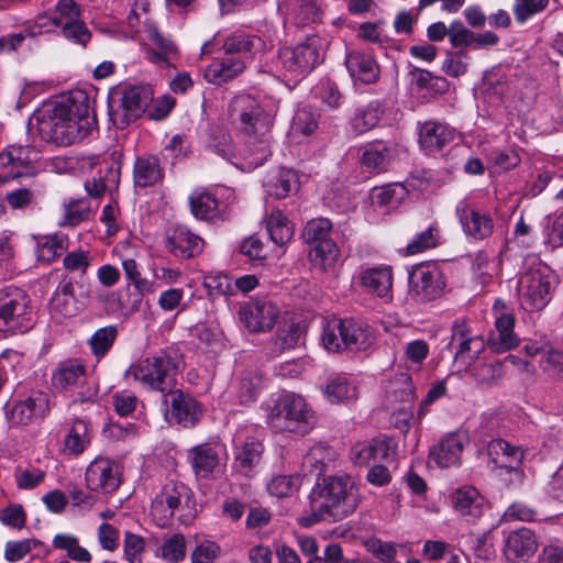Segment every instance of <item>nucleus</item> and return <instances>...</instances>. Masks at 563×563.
<instances>
[{
  "instance_id": "nucleus-1",
  "label": "nucleus",
  "mask_w": 563,
  "mask_h": 563,
  "mask_svg": "<svg viewBox=\"0 0 563 563\" xmlns=\"http://www.w3.org/2000/svg\"><path fill=\"white\" fill-rule=\"evenodd\" d=\"M233 124L246 136L250 163L263 165L272 155L273 114L258 98L251 95L235 96L230 103Z\"/></svg>"
},
{
  "instance_id": "nucleus-2",
  "label": "nucleus",
  "mask_w": 563,
  "mask_h": 563,
  "mask_svg": "<svg viewBox=\"0 0 563 563\" xmlns=\"http://www.w3.org/2000/svg\"><path fill=\"white\" fill-rule=\"evenodd\" d=\"M310 514L301 523L310 527L319 521L335 522L352 515L360 501V492L347 475L324 477L317 483L310 496Z\"/></svg>"
},
{
  "instance_id": "nucleus-3",
  "label": "nucleus",
  "mask_w": 563,
  "mask_h": 563,
  "mask_svg": "<svg viewBox=\"0 0 563 563\" xmlns=\"http://www.w3.org/2000/svg\"><path fill=\"white\" fill-rule=\"evenodd\" d=\"M183 356L176 350H165L141 360L132 366V375L144 388L159 391L163 397L174 390Z\"/></svg>"
},
{
  "instance_id": "nucleus-4",
  "label": "nucleus",
  "mask_w": 563,
  "mask_h": 563,
  "mask_svg": "<svg viewBox=\"0 0 563 563\" xmlns=\"http://www.w3.org/2000/svg\"><path fill=\"white\" fill-rule=\"evenodd\" d=\"M268 422L277 431L303 435L313 428L316 419L313 411L300 395L286 391L275 400L268 415Z\"/></svg>"
},
{
  "instance_id": "nucleus-5",
  "label": "nucleus",
  "mask_w": 563,
  "mask_h": 563,
  "mask_svg": "<svg viewBox=\"0 0 563 563\" xmlns=\"http://www.w3.org/2000/svg\"><path fill=\"white\" fill-rule=\"evenodd\" d=\"M555 276L542 263L533 260L519 276L517 295L520 307L526 311L542 310L551 300Z\"/></svg>"
},
{
  "instance_id": "nucleus-6",
  "label": "nucleus",
  "mask_w": 563,
  "mask_h": 563,
  "mask_svg": "<svg viewBox=\"0 0 563 563\" xmlns=\"http://www.w3.org/2000/svg\"><path fill=\"white\" fill-rule=\"evenodd\" d=\"M321 341L330 352H339L343 347L365 351L374 343V335L369 325L364 322L334 319L323 325Z\"/></svg>"
},
{
  "instance_id": "nucleus-7",
  "label": "nucleus",
  "mask_w": 563,
  "mask_h": 563,
  "mask_svg": "<svg viewBox=\"0 0 563 563\" xmlns=\"http://www.w3.org/2000/svg\"><path fill=\"white\" fill-rule=\"evenodd\" d=\"M34 312L29 295L15 286L0 288V331L24 333L34 324Z\"/></svg>"
},
{
  "instance_id": "nucleus-8",
  "label": "nucleus",
  "mask_w": 563,
  "mask_h": 563,
  "mask_svg": "<svg viewBox=\"0 0 563 563\" xmlns=\"http://www.w3.org/2000/svg\"><path fill=\"white\" fill-rule=\"evenodd\" d=\"M37 132L43 141L58 146L71 145L88 135L87 123H76L63 107L56 106L37 118Z\"/></svg>"
},
{
  "instance_id": "nucleus-9",
  "label": "nucleus",
  "mask_w": 563,
  "mask_h": 563,
  "mask_svg": "<svg viewBox=\"0 0 563 563\" xmlns=\"http://www.w3.org/2000/svg\"><path fill=\"white\" fill-rule=\"evenodd\" d=\"M410 295L417 302H428L439 298L445 287L442 272L435 263H421L409 277Z\"/></svg>"
},
{
  "instance_id": "nucleus-10",
  "label": "nucleus",
  "mask_w": 563,
  "mask_h": 563,
  "mask_svg": "<svg viewBox=\"0 0 563 563\" xmlns=\"http://www.w3.org/2000/svg\"><path fill=\"white\" fill-rule=\"evenodd\" d=\"M320 41L316 37L296 47H284L278 52V59L284 68L295 76H305L310 73L320 62Z\"/></svg>"
},
{
  "instance_id": "nucleus-11",
  "label": "nucleus",
  "mask_w": 563,
  "mask_h": 563,
  "mask_svg": "<svg viewBox=\"0 0 563 563\" xmlns=\"http://www.w3.org/2000/svg\"><path fill=\"white\" fill-rule=\"evenodd\" d=\"M449 345L455 349V363L465 368H468L485 350L484 339L473 334L465 320L454 322Z\"/></svg>"
},
{
  "instance_id": "nucleus-12",
  "label": "nucleus",
  "mask_w": 563,
  "mask_h": 563,
  "mask_svg": "<svg viewBox=\"0 0 563 563\" xmlns=\"http://www.w3.org/2000/svg\"><path fill=\"white\" fill-rule=\"evenodd\" d=\"M163 399L166 417L184 428L195 427L202 417L200 404L179 389L172 390Z\"/></svg>"
},
{
  "instance_id": "nucleus-13",
  "label": "nucleus",
  "mask_w": 563,
  "mask_h": 563,
  "mask_svg": "<svg viewBox=\"0 0 563 563\" xmlns=\"http://www.w3.org/2000/svg\"><path fill=\"white\" fill-rule=\"evenodd\" d=\"M86 484L91 492L111 494L121 483L119 465L103 457L93 460L87 467Z\"/></svg>"
},
{
  "instance_id": "nucleus-14",
  "label": "nucleus",
  "mask_w": 563,
  "mask_h": 563,
  "mask_svg": "<svg viewBox=\"0 0 563 563\" xmlns=\"http://www.w3.org/2000/svg\"><path fill=\"white\" fill-rule=\"evenodd\" d=\"M49 409V395L42 390H31L14 402L9 419L13 424L25 426L43 419Z\"/></svg>"
},
{
  "instance_id": "nucleus-15",
  "label": "nucleus",
  "mask_w": 563,
  "mask_h": 563,
  "mask_svg": "<svg viewBox=\"0 0 563 563\" xmlns=\"http://www.w3.org/2000/svg\"><path fill=\"white\" fill-rule=\"evenodd\" d=\"M191 494V489L183 482L169 479L153 500L152 514L170 518L177 509L188 506Z\"/></svg>"
},
{
  "instance_id": "nucleus-16",
  "label": "nucleus",
  "mask_w": 563,
  "mask_h": 563,
  "mask_svg": "<svg viewBox=\"0 0 563 563\" xmlns=\"http://www.w3.org/2000/svg\"><path fill=\"white\" fill-rule=\"evenodd\" d=\"M539 547L536 533L526 527L510 531L504 540L503 553L507 562H527Z\"/></svg>"
},
{
  "instance_id": "nucleus-17",
  "label": "nucleus",
  "mask_w": 563,
  "mask_h": 563,
  "mask_svg": "<svg viewBox=\"0 0 563 563\" xmlns=\"http://www.w3.org/2000/svg\"><path fill=\"white\" fill-rule=\"evenodd\" d=\"M464 233L475 240L489 238L494 231V221L487 213L474 209L465 201H460L455 209Z\"/></svg>"
},
{
  "instance_id": "nucleus-18",
  "label": "nucleus",
  "mask_w": 563,
  "mask_h": 563,
  "mask_svg": "<svg viewBox=\"0 0 563 563\" xmlns=\"http://www.w3.org/2000/svg\"><path fill=\"white\" fill-rule=\"evenodd\" d=\"M240 319L251 332L271 330L278 317L277 307L268 301L255 300L240 309Z\"/></svg>"
},
{
  "instance_id": "nucleus-19",
  "label": "nucleus",
  "mask_w": 563,
  "mask_h": 563,
  "mask_svg": "<svg viewBox=\"0 0 563 563\" xmlns=\"http://www.w3.org/2000/svg\"><path fill=\"white\" fill-rule=\"evenodd\" d=\"M455 131L444 122L429 120L419 123V145L421 150L432 155L443 150L454 140Z\"/></svg>"
},
{
  "instance_id": "nucleus-20",
  "label": "nucleus",
  "mask_w": 563,
  "mask_h": 563,
  "mask_svg": "<svg viewBox=\"0 0 563 563\" xmlns=\"http://www.w3.org/2000/svg\"><path fill=\"white\" fill-rule=\"evenodd\" d=\"M166 247L176 257L190 258L202 251L203 241L186 227L176 225L167 235Z\"/></svg>"
},
{
  "instance_id": "nucleus-21",
  "label": "nucleus",
  "mask_w": 563,
  "mask_h": 563,
  "mask_svg": "<svg viewBox=\"0 0 563 563\" xmlns=\"http://www.w3.org/2000/svg\"><path fill=\"white\" fill-rule=\"evenodd\" d=\"M279 9L285 12L287 21L297 26H307L321 20L319 0H282Z\"/></svg>"
},
{
  "instance_id": "nucleus-22",
  "label": "nucleus",
  "mask_w": 563,
  "mask_h": 563,
  "mask_svg": "<svg viewBox=\"0 0 563 563\" xmlns=\"http://www.w3.org/2000/svg\"><path fill=\"white\" fill-rule=\"evenodd\" d=\"M464 444L463 435L450 433L431 448L429 457L441 468L454 466L460 463Z\"/></svg>"
},
{
  "instance_id": "nucleus-23",
  "label": "nucleus",
  "mask_w": 563,
  "mask_h": 563,
  "mask_svg": "<svg viewBox=\"0 0 563 563\" xmlns=\"http://www.w3.org/2000/svg\"><path fill=\"white\" fill-rule=\"evenodd\" d=\"M191 468L198 478H210L220 466V456L217 446L202 443L191 448L188 452Z\"/></svg>"
},
{
  "instance_id": "nucleus-24",
  "label": "nucleus",
  "mask_w": 563,
  "mask_h": 563,
  "mask_svg": "<svg viewBox=\"0 0 563 563\" xmlns=\"http://www.w3.org/2000/svg\"><path fill=\"white\" fill-rule=\"evenodd\" d=\"M361 165L371 174H380L388 170L393 147L383 141H375L362 147Z\"/></svg>"
},
{
  "instance_id": "nucleus-25",
  "label": "nucleus",
  "mask_w": 563,
  "mask_h": 563,
  "mask_svg": "<svg viewBox=\"0 0 563 563\" xmlns=\"http://www.w3.org/2000/svg\"><path fill=\"white\" fill-rule=\"evenodd\" d=\"M56 107H63L66 114L73 119L76 123H87V134H89L95 118L91 117V101L86 91L77 89L69 93L67 98L55 104Z\"/></svg>"
},
{
  "instance_id": "nucleus-26",
  "label": "nucleus",
  "mask_w": 563,
  "mask_h": 563,
  "mask_svg": "<svg viewBox=\"0 0 563 563\" xmlns=\"http://www.w3.org/2000/svg\"><path fill=\"white\" fill-rule=\"evenodd\" d=\"M390 443L386 438H376L356 443L351 449L354 464L368 466L371 463L385 461L389 457Z\"/></svg>"
},
{
  "instance_id": "nucleus-27",
  "label": "nucleus",
  "mask_w": 563,
  "mask_h": 563,
  "mask_svg": "<svg viewBox=\"0 0 563 563\" xmlns=\"http://www.w3.org/2000/svg\"><path fill=\"white\" fill-rule=\"evenodd\" d=\"M489 460L499 468L517 471L523 459V451L503 439H494L487 445Z\"/></svg>"
},
{
  "instance_id": "nucleus-28",
  "label": "nucleus",
  "mask_w": 563,
  "mask_h": 563,
  "mask_svg": "<svg viewBox=\"0 0 563 563\" xmlns=\"http://www.w3.org/2000/svg\"><path fill=\"white\" fill-rule=\"evenodd\" d=\"M153 101V91L148 86H131L123 90L121 106L126 122L137 119Z\"/></svg>"
},
{
  "instance_id": "nucleus-29",
  "label": "nucleus",
  "mask_w": 563,
  "mask_h": 563,
  "mask_svg": "<svg viewBox=\"0 0 563 563\" xmlns=\"http://www.w3.org/2000/svg\"><path fill=\"white\" fill-rule=\"evenodd\" d=\"M345 65L351 77L364 84L375 82L379 77V66L369 54L350 52L346 55Z\"/></svg>"
},
{
  "instance_id": "nucleus-30",
  "label": "nucleus",
  "mask_w": 563,
  "mask_h": 563,
  "mask_svg": "<svg viewBox=\"0 0 563 563\" xmlns=\"http://www.w3.org/2000/svg\"><path fill=\"white\" fill-rule=\"evenodd\" d=\"M515 317L509 312H501L496 317V332L489 335L488 344L497 353H504L516 347L519 343L517 335L514 333Z\"/></svg>"
},
{
  "instance_id": "nucleus-31",
  "label": "nucleus",
  "mask_w": 563,
  "mask_h": 563,
  "mask_svg": "<svg viewBox=\"0 0 563 563\" xmlns=\"http://www.w3.org/2000/svg\"><path fill=\"white\" fill-rule=\"evenodd\" d=\"M246 59L234 56H225L222 60H216L205 70V78L213 85H222L239 76L246 67Z\"/></svg>"
},
{
  "instance_id": "nucleus-32",
  "label": "nucleus",
  "mask_w": 563,
  "mask_h": 563,
  "mask_svg": "<svg viewBox=\"0 0 563 563\" xmlns=\"http://www.w3.org/2000/svg\"><path fill=\"white\" fill-rule=\"evenodd\" d=\"M234 467L247 476L260 464L263 454V445L260 441L253 439L241 441L239 437L234 438Z\"/></svg>"
},
{
  "instance_id": "nucleus-33",
  "label": "nucleus",
  "mask_w": 563,
  "mask_h": 563,
  "mask_svg": "<svg viewBox=\"0 0 563 563\" xmlns=\"http://www.w3.org/2000/svg\"><path fill=\"white\" fill-rule=\"evenodd\" d=\"M263 186L267 195L282 199L298 188V177L292 169L278 168L267 174Z\"/></svg>"
},
{
  "instance_id": "nucleus-34",
  "label": "nucleus",
  "mask_w": 563,
  "mask_h": 563,
  "mask_svg": "<svg viewBox=\"0 0 563 563\" xmlns=\"http://www.w3.org/2000/svg\"><path fill=\"white\" fill-rule=\"evenodd\" d=\"M265 46L263 38L257 35L235 32L225 38L222 49L228 56H233L234 54L253 55L264 51Z\"/></svg>"
},
{
  "instance_id": "nucleus-35",
  "label": "nucleus",
  "mask_w": 563,
  "mask_h": 563,
  "mask_svg": "<svg viewBox=\"0 0 563 563\" xmlns=\"http://www.w3.org/2000/svg\"><path fill=\"white\" fill-rule=\"evenodd\" d=\"M145 32L147 38L153 45L151 51V59L157 63H169L170 59L177 56V47L167 37H165L158 29L148 20L144 21Z\"/></svg>"
},
{
  "instance_id": "nucleus-36",
  "label": "nucleus",
  "mask_w": 563,
  "mask_h": 563,
  "mask_svg": "<svg viewBox=\"0 0 563 563\" xmlns=\"http://www.w3.org/2000/svg\"><path fill=\"white\" fill-rule=\"evenodd\" d=\"M453 506L462 516H471L473 518H479L485 507L484 498L472 486H464L455 492Z\"/></svg>"
},
{
  "instance_id": "nucleus-37",
  "label": "nucleus",
  "mask_w": 563,
  "mask_h": 563,
  "mask_svg": "<svg viewBox=\"0 0 563 563\" xmlns=\"http://www.w3.org/2000/svg\"><path fill=\"white\" fill-rule=\"evenodd\" d=\"M86 379V368L84 364L76 358L60 362L53 373V383L57 387L67 388L84 383Z\"/></svg>"
},
{
  "instance_id": "nucleus-38",
  "label": "nucleus",
  "mask_w": 563,
  "mask_h": 563,
  "mask_svg": "<svg viewBox=\"0 0 563 563\" xmlns=\"http://www.w3.org/2000/svg\"><path fill=\"white\" fill-rule=\"evenodd\" d=\"M323 394L331 404L350 401L357 397L355 385L345 374H335L329 377Z\"/></svg>"
},
{
  "instance_id": "nucleus-39",
  "label": "nucleus",
  "mask_w": 563,
  "mask_h": 563,
  "mask_svg": "<svg viewBox=\"0 0 563 563\" xmlns=\"http://www.w3.org/2000/svg\"><path fill=\"white\" fill-rule=\"evenodd\" d=\"M162 178V170L158 158L155 156H143L135 161L133 180L136 187L145 188L155 185Z\"/></svg>"
},
{
  "instance_id": "nucleus-40",
  "label": "nucleus",
  "mask_w": 563,
  "mask_h": 563,
  "mask_svg": "<svg viewBox=\"0 0 563 563\" xmlns=\"http://www.w3.org/2000/svg\"><path fill=\"white\" fill-rule=\"evenodd\" d=\"M383 113L384 109L380 101L373 100L356 109L350 121L351 128L357 134L365 133L378 124Z\"/></svg>"
},
{
  "instance_id": "nucleus-41",
  "label": "nucleus",
  "mask_w": 563,
  "mask_h": 563,
  "mask_svg": "<svg viewBox=\"0 0 563 563\" xmlns=\"http://www.w3.org/2000/svg\"><path fill=\"white\" fill-rule=\"evenodd\" d=\"M360 278L362 286L378 297H387L391 289L393 278L388 268H368L361 274Z\"/></svg>"
},
{
  "instance_id": "nucleus-42",
  "label": "nucleus",
  "mask_w": 563,
  "mask_h": 563,
  "mask_svg": "<svg viewBox=\"0 0 563 563\" xmlns=\"http://www.w3.org/2000/svg\"><path fill=\"white\" fill-rule=\"evenodd\" d=\"M89 443L88 424L81 419H76L65 435L63 451L70 455H79L87 449Z\"/></svg>"
},
{
  "instance_id": "nucleus-43",
  "label": "nucleus",
  "mask_w": 563,
  "mask_h": 563,
  "mask_svg": "<svg viewBox=\"0 0 563 563\" xmlns=\"http://www.w3.org/2000/svg\"><path fill=\"white\" fill-rule=\"evenodd\" d=\"M407 196V189L401 184H389L376 187L372 192V202L387 210L395 209Z\"/></svg>"
},
{
  "instance_id": "nucleus-44",
  "label": "nucleus",
  "mask_w": 563,
  "mask_h": 563,
  "mask_svg": "<svg viewBox=\"0 0 563 563\" xmlns=\"http://www.w3.org/2000/svg\"><path fill=\"white\" fill-rule=\"evenodd\" d=\"M266 228L272 241L277 245L286 244L294 235V225L279 210L272 212L267 219Z\"/></svg>"
},
{
  "instance_id": "nucleus-45",
  "label": "nucleus",
  "mask_w": 563,
  "mask_h": 563,
  "mask_svg": "<svg viewBox=\"0 0 563 563\" xmlns=\"http://www.w3.org/2000/svg\"><path fill=\"white\" fill-rule=\"evenodd\" d=\"M190 208L197 219L213 220L219 216V202L210 192H201L190 197Z\"/></svg>"
},
{
  "instance_id": "nucleus-46",
  "label": "nucleus",
  "mask_w": 563,
  "mask_h": 563,
  "mask_svg": "<svg viewBox=\"0 0 563 563\" xmlns=\"http://www.w3.org/2000/svg\"><path fill=\"white\" fill-rule=\"evenodd\" d=\"M334 459V451L324 444H317L311 448L305 456L303 464L311 467L317 477L321 476Z\"/></svg>"
},
{
  "instance_id": "nucleus-47",
  "label": "nucleus",
  "mask_w": 563,
  "mask_h": 563,
  "mask_svg": "<svg viewBox=\"0 0 563 563\" xmlns=\"http://www.w3.org/2000/svg\"><path fill=\"white\" fill-rule=\"evenodd\" d=\"M117 336V325H107L98 329L88 341L92 354L98 358L103 357L112 347Z\"/></svg>"
},
{
  "instance_id": "nucleus-48",
  "label": "nucleus",
  "mask_w": 563,
  "mask_h": 563,
  "mask_svg": "<svg viewBox=\"0 0 563 563\" xmlns=\"http://www.w3.org/2000/svg\"><path fill=\"white\" fill-rule=\"evenodd\" d=\"M90 208L82 199L70 200L63 205V214L59 220L62 227H76L89 218Z\"/></svg>"
},
{
  "instance_id": "nucleus-49",
  "label": "nucleus",
  "mask_w": 563,
  "mask_h": 563,
  "mask_svg": "<svg viewBox=\"0 0 563 563\" xmlns=\"http://www.w3.org/2000/svg\"><path fill=\"white\" fill-rule=\"evenodd\" d=\"M339 247L330 239L317 243L310 253L312 262L320 266L323 271H327L334 266L339 258Z\"/></svg>"
},
{
  "instance_id": "nucleus-50",
  "label": "nucleus",
  "mask_w": 563,
  "mask_h": 563,
  "mask_svg": "<svg viewBox=\"0 0 563 563\" xmlns=\"http://www.w3.org/2000/svg\"><path fill=\"white\" fill-rule=\"evenodd\" d=\"M472 376L483 386H492L503 376V364L494 360L476 364L472 368Z\"/></svg>"
},
{
  "instance_id": "nucleus-51",
  "label": "nucleus",
  "mask_w": 563,
  "mask_h": 563,
  "mask_svg": "<svg viewBox=\"0 0 563 563\" xmlns=\"http://www.w3.org/2000/svg\"><path fill=\"white\" fill-rule=\"evenodd\" d=\"M301 330L299 324L295 322L284 323L280 325L274 338V352L282 353L285 350L294 347L300 338Z\"/></svg>"
},
{
  "instance_id": "nucleus-52",
  "label": "nucleus",
  "mask_w": 563,
  "mask_h": 563,
  "mask_svg": "<svg viewBox=\"0 0 563 563\" xmlns=\"http://www.w3.org/2000/svg\"><path fill=\"white\" fill-rule=\"evenodd\" d=\"M263 385L262 376L256 372L243 374L239 387V399L241 404L255 401Z\"/></svg>"
},
{
  "instance_id": "nucleus-53",
  "label": "nucleus",
  "mask_w": 563,
  "mask_h": 563,
  "mask_svg": "<svg viewBox=\"0 0 563 563\" xmlns=\"http://www.w3.org/2000/svg\"><path fill=\"white\" fill-rule=\"evenodd\" d=\"M68 246V239L64 234H55L40 244L37 256L41 261L51 262L60 256Z\"/></svg>"
},
{
  "instance_id": "nucleus-54",
  "label": "nucleus",
  "mask_w": 563,
  "mask_h": 563,
  "mask_svg": "<svg viewBox=\"0 0 563 563\" xmlns=\"http://www.w3.org/2000/svg\"><path fill=\"white\" fill-rule=\"evenodd\" d=\"M549 0H515L512 12L519 24L526 23L532 16L543 12Z\"/></svg>"
},
{
  "instance_id": "nucleus-55",
  "label": "nucleus",
  "mask_w": 563,
  "mask_h": 563,
  "mask_svg": "<svg viewBox=\"0 0 563 563\" xmlns=\"http://www.w3.org/2000/svg\"><path fill=\"white\" fill-rule=\"evenodd\" d=\"M332 230V223L325 218L312 219L307 222L303 229V238L308 243H320L328 241L330 232Z\"/></svg>"
},
{
  "instance_id": "nucleus-56",
  "label": "nucleus",
  "mask_w": 563,
  "mask_h": 563,
  "mask_svg": "<svg viewBox=\"0 0 563 563\" xmlns=\"http://www.w3.org/2000/svg\"><path fill=\"white\" fill-rule=\"evenodd\" d=\"M318 129V115L308 108L299 109L292 119L294 134L310 135Z\"/></svg>"
},
{
  "instance_id": "nucleus-57",
  "label": "nucleus",
  "mask_w": 563,
  "mask_h": 563,
  "mask_svg": "<svg viewBox=\"0 0 563 563\" xmlns=\"http://www.w3.org/2000/svg\"><path fill=\"white\" fill-rule=\"evenodd\" d=\"M162 558L169 563H177L185 559L186 540L180 533L169 537L162 545Z\"/></svg>"
},
{
  "instance_id": "nucleus-58",
  "label": "nucleus",
  "mask_w": 563,
  "mask_h": 563,
  "mask_svg": "<svg viewBox=\"0 0 563 563\" xmlns=\"http://www.w3.org/2000/svg\"><path fill=\"white\" fill-rule=\"evenodd\" d=\"M62 34L75 44L86 46L91 38V33L86 23L80 19L73 22H62Z\"/></svg>"
},
{
  "instance_id": "nucleus-59",
  "label": "nucleus",
  "mask_w": 563,
  "mask_h": 563,
  "mask_svg": "<svg viewBox=\"0 0 563 563\" xmlns=\"http://www.w3.org/2000/svg\"><path fill=\"white\" fill-rule=\"evenodd\" d=\"M80 7L75 0H58L52 22L59 27L62 22H73L80 19Z\"/></svg>"
},
{
  "instance_id": "nucleus-60",
  "label": "nucleus",
  "mask_w": 563,
  "mask_h": 563,
  "mask_svg": "<svg viewBox=\"0 0 563 563\" xmlns=\"http://www.w3.org/2000/svg\"><path fill=\"white\" fill-rule=\"evenodd\" d=\"M298 477L291 475H278L273 477L267 484V490L271 495L283 498L290 496L297 490Z\"/></svg>"
},
{
  "instance_id": "nucleus-61",
  "label": "nucleus",
  "mask_w": 563,
  "mask_h": 563,
  "mask_svg": "<svg viewBox=\"0 0 563 563\" xmlns=\"http://www.w3.org/2000/svg\"><path fill=\"white\" fill-rule=\"evenodd\" d=\"M0 522L7 527L22 529L26 522V512L22 505L10 504L0 509Z\"/></svg>"
},
{
  "instance_id": "nucleus-62",
  "label": "nucleus",
  "mask_w": 563,
  "mask_h": 563,
  "mask_svg": "<svg viewBox=\"0 0 563 563\" xmlns=\"http://www.w3.org/2000/svg\"><path fill=\"white\" fill-rule=\"evenodd\" d=\"M449 40L453 47H467L473 45L474 32L467 29L462 21L455 20L450 25Z\"/></svg>"
},
{
  "instance_id": "nucleus-63",
  "label": "nucleus",
  "mask_w": 563,
  "mask_h": 563,
  "mask_svg": "<svg viewBox=\"0 0 563 563\" xmlns=\"http://www.w3.org/2000/svg\"><path fill=\"white\" fill-rule=\"evenodd\" d=\"M437 243L438 230L430 227L413 238V240L407 245V251L408 254H417L424 250L434 247Z\"/></svg>"
},
{
  "instance_id": "nucleus-64",
  "label": "nucleus",
  "mask_w": 563,
  "mask_h": 563,
  "mask_svg": "<svg viewBox=\"0 0 563 563\" xmlns=\"http://www.w3.org/2000/svg\"><path fill=\"white\" fill-rule=\"evenodd\" d=\"M37 541L32 539L21 541H8L4 547V559L9 562L22 560L33 547L37 545Z\"/></svg>"
}]
</instances>
